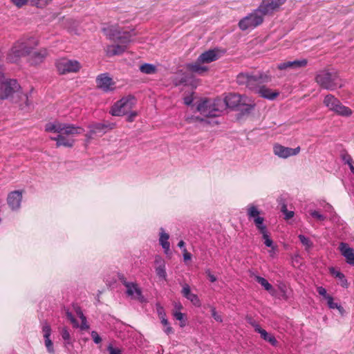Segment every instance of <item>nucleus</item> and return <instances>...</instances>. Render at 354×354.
<instances>
[{"mask_svg": "<svg viewBox=\"0 0 354 354\" xmlns=\"http://www.w3.org/2000/svg\"><path fill=\"white\" fill-rule=\"evenodd\" d=\"M255 106L254 101L245 96L236 93H229L224 100H205L197 105V111L205 117H218L226 107L234 109L244 107L243 110L249 112Z\"/></svg>", "mask_w": 354, "mask_h": 354, "instance_id": "nucleus-1", "label": "nucleus"}, {"mask_svg": "<svg viewBox=\"0 0 354 354\" xmlns=\"http://www.w3.org/2000/svg\"><path fill=\"white\" fill-rule=\"evenodd\" d=\"M38 44V40L34 37H23L13 44L6 59L8 62L17 63L21 57L28 56L31 64H39L45 59L48 53L46 48L32 52Z\"/></svg>", "mask_w": 354, "mask_h": 354, "instance_id": "nucleus-2", "label": "nucleus"}, {"mask_svg": "<svg viewBox=\"0 0 354 354\" xmlns=\"http://www.w3.org/2000/svg\"><path fill=\"white\" fill-rule=\"evenodd\" d=\"M45 131L57 134L56 137H50L52 140L56 141L57 147H72L75 143L73 137L84 131L81 127L59 121L47 123L45 125Z\"/></svg>", "mask_w": 354, "mask_h": 354, "instance_id": "nucleus-3", "label": "nucleus"}, {"mask_svg": "<svg viewBox=\"0 0 354 354\" xmlns=\"http://www.w3.org/2000/svg\"><path fill=\"white\" fill-rule=\"evenodd\" d=\"M104 34L109 38L118 42L116 44L109 45L106 48V53L109 56L120 55L127 49V44L131 41V35L128 32H121L118 26H109L103 28Z\"/></svg>", "mask_w": 354, "mask_h": 354, "instance_id": "nucleus-4", "label": "nucleus"}, {"mask_svg": "<svg viewBox=\"0 0 354 354\" xmlns=\"http://www.w3.org/2000/svg\"><path fill=\"white\" fill-rule=\"evenodd\" d=\"M15 95L20 101L24 102L25 106H29L28 96L22 92L17 80L6 77L2 73L0 80V99L13 98Z\"/></svg>", "mask_w": 354, "mask_h": 354, "instance_id": "nucleus-5", "label": "nucleus"}, {"mask_svg": "<svg viewBox=\"0 0 354 354\" xmlns=\"http://www.w3.org/2000/svg\"><path fill=\"white\" fill-rule=\"evenodd\" d=\"M270 80V76L265 73L250 75L241 73L236 77V82L239 85L245 86L255 93H257L258 89L261 87L263 84L268 82Z\"/></svg>", "mask_w": 354, "mask_h": 354, "instance_id": "nucleus-6", "label": "nucleus"}, {"mask_svg": "<svg viewBox=\"0 0 354 354\" xmlns=\"http://www.w3.org/2000/svg\"><path fill=\"white\" fill-rule=\"evenodd\" d=\"M315 80L322 88L326 90L333 91L342 86L336 72H329L328 71H319L315 77Z\"/></svg>", "mask_w": 354, "mask_h": 354, "instance_id": "nucleus-7", "label": "nucleus"}, {"mask_svg": "<svg viewBox=\"0 0 354 354\" xmlns=\"http://www.w3.org/2000/svg\"><path fill=\"white\" fill-rule=\"evenodd\" d=\"M136 104V98L129 95L118 101L112 106L111 113L115 116L124 115L129 113Z\"/></svg>", "mask_w": 354, "mask_h": 354, "instance_id": "nucleus-8", "label": "nucleus"}, {"mask_svg": "<svg viewBox=\"0 0 354 354\" xmlns=\"http://www.w3.org/2000/svg\"><path fill=\"white\" fill-rule=\"evenodd\" d=\"M263 21V17L257 9L254 12L243 18L239 21V26L242 30L253 29L260 25Z\"/></svg>", "mask_w": 354, "mask_h": 354, "instance_id": "nucleus-9", "label": "nucleus"}, {"mask_svg": "<svg viewBox=\"0 0 354 354\" xmlns=\"http://www.w3.org/2000/svg\"><path fill=\"white\" fill-rule=\"evenodd\" d=\"M56 67L60 74L77 72L80 68V64L76 60L61 58L56 62Z\"/></svg>", "mask_w": 354, "mask_h": 354, "instance_id": "nucleus-10", "label": "nucleus"}, {"mask_svg": "<svg viewBox=\"0 0 354 354\" xmlns=\"http://www.w3.org/2000/svg\"><path fill=\"white\" fill-rule=\"evenodd\" d=\"M286 0H263L258 8L259 12L263 15L272 14L281 6L286 3Z\"/></svg>", "mask_w": 354, "mask_h": 354, "instance_id": "nucleus-11", "label": "nucleus"}, {"mask_svg": "<svg viewBox=\"0 0 354 354\" xmlns=\"http://www.w3.org/2000/svg\"><path fill=\"white\" fill-rule=\"evenodd\" d=\"M97 88L104 92H111L115 89V82L107 73H102L96 77Z\"/></svg>", "mask_w": 354, "mask_h": 354, "instance_id": "nucleus-12", "label": "nucleus"}, {"mask_svg": "<svg viewBox=\"0 0 354 354\" xmlns=\"http://www.w3.org/2000/svg\"><path fill=\"white\" fill-rule=\"evenodd\" d=\"M300 151V147H297L295 149L286 147L279 144H276L273 147V152L274 155L281 158H287L290 156H295Z\"/></svg>", "mask_w": 354, "mask_h": 354, "instance_id": "nucleus-13", "label": "nucleus"}, {"mask_svg": "<svg viewBox=\"0 0 354 354\" xmlns=\"http://www.w3.org/2000/svg\"><path fill=\"white\" fill-rule=\"evenodd\" d=\"M23 192L15 190L10 192L7 196V203L12 211H18L21 207Z\"/></svg>", "mask_w": 354, "mask_h": 354, "instance_id": "nucleus-14", "label": "nucleus"}, {"mask_svg": "<svg viewBox=\"0 0 354 354\" xmlns=\"http://www.w3.org/2000/svg\"><path fill=\"white\" fill-rule=\"evenodd\" d=\"M120 280L127 289L126 292L128 296L133 299H137L140 301L142 300V291L136 283L127 281L124 277L120 278Z\"/></svg>", "mask_w": 354, "mask_h": 354, "instance_id": "nucleus-15", "label": "nucleus"}, {"mask_svg": "<svg viewBox=\"0 0 354 354\" xmlns=\"http://www.w3.org/2000/svg\"><path fill=\"white\" fill-rule=\"evenodd\" d=\"M307 65V60L306 59L299 60L288 61L277 65L279 70H298L304 68Z\"/></svg>", "mask_w": 354, "mask_h": 354, "instance_id": "nucleus-16", "label": "nucleus"}, {"mask_svg": "<svg viewBox=\"0 0 354 354\" xmlns=\"http://www.w3.org/2000/svg\"><path fill=\"white\" fill-rule=\"evenodd\" d=\"M341 254L345 258L346 261L351 266H354V249L350 248L346 243L341 242L338 248Z\"/></svg>", "mask_w": 354, "mask_h": 354, "instance_id": "nucleus-17", "label": "nucleus"}, {"mask_svg": "<svg viewBox=\"0 0 354 354\" xmlns=\"http://www.w3.org/2000/svg\"><path fill=\"white\" fill-rule=\"evenodd\" d=\"M248 322L254 327V330L261 335L262 339L270 342L273 346L276 345L277 341L274 336L270 335L266 332V330L261 328L259 324H258L254 320L250 319Z\"/></svg>", "mask_w": 354, "mask_h": 354, "instance_id": "nucleus-18", "label": "nucleus"}, {"mask_svg": "<svg viewBox=\"0 0 354 354\" xmlns=\"http://www.w3.org/2000/svg\"><path fill=\"white\" fill-rule=\"evenodd\" d=\"M182 286L181 293L183 296L190 301L195 306L200 307L201 306V300L197 295L191 292L190 286L187 283H184Z\"/></svg>", "mask_w": 354, "mask_h": 354, "instance_id": "nucleus-19", "label": "nucleus"}, {"mask_svg": "<svg viewBox=\"0 0 354 354\" xmlns=\"http://www.w3.org/2000/svg\"><path fill=\"white\" fill-rule=\"evenodd\" d=\"M42 332H43V335H44V344L47 349V351L50 354H55L53 343L51 341V339H50V336L51 334L50 326L46 323L44 324L42 326Z\"/></svg>", "mask_w": 354, "mask_h": 354, "instance_id": "nucleus-20", "label": "nucleus"}, {"mask_svg": "<svg viewBox=\"0 0 354 354\" xmlns=\"http://www.w3.org/2000/svg\"><path fill=\"white\" fill-rule=\"evenodd\" d=\"M219 50L213 49L204 52L198 57V62L208 64L220 57Z\"/></svg>", "mask_w": 354, "mask_h": 354, "instance_id": "nucleus-21", "label": "nucleus"}, {"mask_svg": "<svg viewBox=\"0 0 354 354\" xmlns=\"http://www.w3.org/2000/svg\"><path fill=\"white\" fill-rule=\"evenodd\" d=\"M169 239V234L165 232V230L162 227H161L160 229L159 243L162 248H163L164 252L166 254H168L170 250V243L168 241Z\"/></svg>", "mask_w": 354, "mask_h": 354, "instance_id": "nucleus-22", "label": "nucleus"}, {"mask_svg": "<svg viewBox=\"0 0 354 354\" xmlns=\"http://www.w3.org/2000/svg\"><path fill=\"white\" fill-rule=\"evenodd\" d=\"M257 93L259 94V95L261 96L262 97L270 100L275 99L279 95V92L273 91L271 89L268 88V87L265 86L264 85H262L261 87H260L258 89Z\"/></svg>", "mask_w": 354, "mask_h": 354, "instance_id": "nucleus-23", "label": "nucleus"}, {"mask_svg": "<svg viewBox=\"0 0 354 354\" xmlns=\"http://www.w3.org/2000/svg\"><path fill=\"white\" fill-rule=\"evenodd\" d=\"M204 64L203 62H198V58L197 59L195 63L188 64L187 65V68L193 73H196L198 74H203L205 71H207V67L205 66H202L201 64Z\"/></svg>", "mask_w": 354, "mask_h": 354, "instance_id": "nucleus-24", "label": "nucleus"}, {"mask_svg": "<svg viewBox=\"0 0 354 354\" xmlns=\"http://www.w3.org/2000/svg\"><path fill=\"white\" fill-rule=\"evenodd\" d=\"M339 102L337 98L330 94L327 95L324 100V105L332 111H335Z\"/></svg>", "mask_w": 354, "mask_h": 354, "instance_id": "nucleus-25", "label": "nucleus"}, {"mask_svg": "<svg viewBox=\"0 0 354 354\" xmlns=\"http://www.w3.org/2000/svg\"><path fill=\"white\" fill-rule=\"evenodd\" d=\"M330 273L334 276L335 277L337 278L339 280L340 285L344 288L348 287V282L346 279L345 278V276L343 273L337 270L334 268H330L329 269Z\"/></svg>", "mask_w": 354, "mask_h": 354, "instance_id": "nucleus-26", "label": "nucleus"}, {"mask_svg": "<svg viewBox=\"0 0 354 354\" xmlns=\"http://www.w3.org/2000/svg\"><path fill=\"white\" fill-rule=\"evenodd\" d=\"M247 214L248 216V218L250 220H252L253 222L257 218H261L262 216H260V211L257 209V207L252 205L250 204L247 207Z\"/></svg>", "mask_w": 354, "mask_h": 354, "instance_id": "nucleus-27", "label": "nucleus"}, {"mask_svg": "<svg viewBox=\"0 0 354 354\" xmlns=\"http://www.w3.org/2000/svg\"><path fill=\"white\" fill-rule=\"evenodd\" d=\"M339 115L344 117H348L352 114V111L348 107L343 105L340 102L337 104V106L333 111Z\"/></svg>", "mask_w": 354, "mask_h": 354, "instance_id": "nucleus-28", "label": "nucleus"}, {"mask_svg": "<svg viewBox=\"0 0 354 354\" xmlns=\"http://www.w3.org/2000/svg\"><path fill=\"white\" fill-rule=\"evenodd\" d=\"M254 279L266 290L274 295V289L273 286L265 278L257 275L254 277Z\"/></svg>", "mask_w": 354, "mask_h": 354, "instance_id": "nucleus-29", "label": "nucleus"}, {"mask_svg": "<svg viewBox=\"0 0 354 354\" xmlns=\"http://www.w3.org/2000/svg\"><path fill=\"white\" fill-rule=\"evenodd\" d=\"M108 128L107 125L104 124L97 123L91 127L90 133L91 135L101 133L104 134L106 133V129Z\"/></svg>", "mask_w": 354, "mask_h": 354, "instance_id": "nucleus-30", "label": "nucleus"}, {"mask_svg": "<svg viewBox=\"0 0 354 354\" xmlns=\"http://www.w3.org/2000/svg\"><path fill=\"white\" fill-rule=\"evenodd\" d=\"M60 335L62 338L65 342V346L68 344H72L71 337L70 333L66 327H62L59 330Z\"/></svg>", "mask_w": 354, "mask_h": 354, "instance_id": "nucleus-31", "label": "nucleus"}, {"mask_svg": "<svg viewBox=\"0 0 354 354\" xmlns=\"http://www.w3.org/2000/svg\"><path fill=\"white\" fill-rule=\"evenodd\" d=\"M140 70L145 74H153L156 71V68L153 64H144L140 66Z\"/></svg>", "mask_w": 354, "mask_h": 354, "instance_id": "nucleus-32", "label": "nucleus"}, {"mask_svg": "<svg viewBox=\"0 0 354 354\" xmlns=\"http://www.w3.org/2000/svg\"><path fill=\"white\" fill-rule=\"evenodd\" d=\"M264 222V218H257V219L254 220V223L257 227V229L259 231L261 234H264L265 232H267V227L266 225L263 223Z\"/></svg>", "mask_w": 354, "mask_h": 354, "instance_id": "nucleus-33", "label": "nucleus"}, {"mask_svg": "<svg viewBox=\"0 0 354 354\" xmlns=\"http://www.w3.org/2000/svg\"><path fill=\"white\" fill-rule=\"evenodd\" d=\"M298 238L301 243H302V245L305 246L306 250H308L313 247V242L310 240L309 238L302 234H299L298 236Z\"/></svg>", "mask_w": 354, "mask_h": 354, "instance_id": "nucleus-34", "label": "nucleus"}, {"mask_svg": "<svg viewBox=\"0 0 354 354\" xmlns=\"http://www.w3.org/2000/svg\"><path fill=\"white\" fill-rule=\"evenodd\" d=\"M309 214L319 221H323L326 218V216L321 214L319 211L315 209H310L308 211Z\"/></svg>", "mask_w": 354, "mask_h": 354, "instance_id": "nucleus-35", "label": "nucleus"}, {"mask_svg": "<svg viewBox=\"0 0 354 354\" xmlns=\"http://www.w3.org/2000/svg\"><path fill=\"white\" fill-rule=\"evenodd\" d=\"M281 212L285 215L284 218L286 220H289L292 218L295 215V212L293 211H288L287 209V206L286 204H283L281 208Z\"/></svg>", "mask_w": 354, "mask_h": 354, "instance_id": "nucleus-36", "label": "nucleus"}, {"mask_svg": "<svg viewBox=\"0 0 354 354\" xmlns=\"http://www.w3.org/2000/svg\"><path fill=\"white\" fill-rule=\"evenodd\" d=\"M53 0H30L32 5L37 8H43L47 6Z\"/></svg>", "mask_w": 354, "mask_h": 354, "instance_id": "nucleus-37", "label": "nucleus"}, {"mask_svg": "<svg viewBox=\"0 0 354 354\" xmlns=\"http://www.w3.org/2000/svg\"><path fill=\"white\" fill-rule=\"evenodd\" d=\"M262 234V238L264 240V244L268 247V248H271V247H273L275 245L274 244L272 240L270 238L269 235H268V231L267 232H265L264 234Z\"/></svg>", "mask_w": 354, "mask_h": 354, "instance_id": "nucleus-38", "label": "nucleus"}, {"mask_svg": "<svg viewBox=\"0 0 354 354\" xmlns=\"http://www.w3.org/2000/svg\"><path fill=\"white\" fill-rule=\"evenodd\" d=\"M156 274L158 277L162 278L163 279H166L167 272L165 270V266L162 267H155Z\"/></svg>", "mask_w": 354, "mask_h": 354, "instance_id": "nucleus-39", "label": "nucleus"}, {"mask_svg": "<svg viewBox=\"0 0 354 354\" xmlns=\"http://www.w3.org/2000/svg\"><path fill=\"white\" fill-rule=\"evenodd\" d=\"M325 211L326 212H328L330 215V219L333 221L335 220V218L337 217L336 213L334 212L333 207L330 205L327 204L325 207Z\"/></svg>", "mask_w": 354, "mask_h": 354, "instance_id": "nucleus-40", "label": "nucleus"}, {"mask_svg": "<svg viewBox=\"0 0 354 354\" xmlns=\"http://www.w3.org/2000/svg\"><path fill=\"white\" fill-rule=\"evenodd\" d=\"M66 316L67 319H69L71 321V322L73 324V327H75V328L79 327L78 322L74 317V316L73 315V314L71 312L67 311L66 313Z\"/></svg>", "mask_w": 354, "mask_h": 354, "instance_id": "nucleus-41", "label": "nucleus"}, {"mask_svg": "<svg viewBox=\"0 0 354 354\" xmlns=\"http://www.w3.org/2000/svg\"><path fill=\"white\" fill-rule=\"evenodd\" d=\"M174 317L180 321V327H184L185 326V322L184 320V314L180 312H175L174 313Z\"/></svg>", "mask_w": 354, "mask_h": 354, "instance_id": "nucleus-42", "label": "nucleus"}, {"mask_svg": "<svg viewBox=\"0 0 354 354\" xmlns=\"http://www.w3.org/2000/svg\"><path fill=\"white\" fill-rule=\"evenodd\" d=\"M211 313H212V316L216 322H223L222 316L216 312V308L214 307H211Z\"/></svg>", "mask_w": 354, "mask_h": 354, "instance_id": "nucleus-43", "label": "nucleus"}, {"mask_svg": "<svg viewBox=\"0 0 354 354\" xmlns=\"http://www.w3.org/2000/svg\"><path fill=\"white\" fill-rule=\"evenodd\" d=\"M156 310H157V313L158 315L159 318L161 319L162 317H165L166 314H165L163 307L161 306V305L160 304H157L156 305Z\"/></svg>", "mask_w": 354, "mask_h": 354, "instance_id": "nucleus-44", "label": "nucleus"}, {"mask_svg": "<svg viewBox=\"0 0 354 354\" xmlns=\"http://www.w3.org/2000/svg\"><path fill=\"white\" fill-rule=\"evenodd\" d=\"M155 267H162L165 266V260L160 257V256H156L155 261H154Z\"/></svg>", "mask_w": 354, "mask_h": 354, "instance_id": "nucleus-45", "label": "nucleus"}, {"mask_svg": "<svg viewBox=\"0 0 354 354\" xmlns=\"http://www.w3.org/2000/svg\"><path fill=\"white\" fill-rule=\"evenodd\" d=\"M91 337H92L93 342L95 344H98L102 342V338L100 337V336L96 331H95V330L92 331L91 333Z\"/></svg>", "mask_w": 354, "mask_h": 354, "instance_id": "nucleus-46", "label": "nucleus"}, {"mask_svg": "<svg viewBox=\"0 0 354 354\" xmlns=\"http://www.w3.org/2000/svg\"><path fill=\"white\" fill-rule=\"evenodd\" d=\"M81 324H79V327L82 330H88L89 328V325L88 324L86 317H83L82 319H81Z\"/></svg>", "mask_w": 354, "mask_h": 354, "instance_id": "nucleus-47", "label": "nucleus"}, {"mask_svg": "<svg viewBox=\"0 0 354 354\" xmlns=\"http://www.w3.org/2000/svg\"><path fill=\"white\" fill-rule=\"evenodd\" d=\"M317 291L321 296L324 297L327 300V297H331L327 294L326 290L322 286L317 287Z\"/></svg>", "mask_w": 354, "mask_h": 354, "instance_id": "nucleus-48", "label": "nucleus"}, {"mask_svg": "<svg viewBox=\"0 0 354 354\" xmlns=\"http://www.w3.org/2000/svg\"><path fill=\"white\" fill-rule=\"evenodd\" d=\"M327 304L330 309H336L339 305L337 303H335L333 301V298L332 297H327Z\"/></svg>", "mask_w": 354, "mask_h": 354, "instance_id": "nucleus-49", "label": "nucleus"}, {"mask_svg": "<svg viewBox=\"0 0 354 354\" xmlns=\"http://www.w3.org/2000/svg\"><path fill=\"white\" fill-rule=\"evenodd\" d=\"M107 351L109 354H122L121 350L118 348L113 347L112 345H109L107 347Z\"/></svg>", "mask_w": 354, "mask_h": 354, "instance_id": "nucleus-50", "label": "nucleus"}, {"mask_svg": "<svg viewBox=\"0 0 354 354\" xmlns=\"http://www.w3.org/2000/svg\"><path fill=\"white\" fill-rule=\"evenodd\" d=\"M11 1L17 8H21L27 4L28 0H11Z\"/></svg>", "mask_w": 354, "mask_h": 354, "instance_id": "nucleus-51", "label": "nucleus"}, {"mask_svg": "<svg viewBox=\"0 0 354 354\" xmlns=\"http://www.w3.org/2000/svg\"><path fill=\"white\" fill-rule=\"evenodd\" d=\"M342 160L344 162V163L347 164V165H348V164L351 163L352 162H353V158L348 153H343L342 155Z\"/></svg>", "mask_w": 354, "mask_h": 354, "instance_id": "nucleus-52", "label": "nucleus"}, {"mask_svg": "<svg viewBox=\"0 0 354 354\" xmlns=\"http://www.w3.org/2000/svg\"><path fill=\"white\" fill-rule=\"evenodd\" d=\"M183 259L185 261H189L192 259V254L187 252L186 248L183 249Z\"/></svg>", "mask_w": 354, "mask_h": 354, "instance_id": "nucleus-53", "label": "nucleus"}, {"mask_svg": "<svg viewBox=\"0 0 354 354\" xmlns=\"http://www.w3.org/2000/svg\"><path fill=\"white\" fill-rule=\"evenodd\" d=\"M277 246L274 245L270 248V250H268V253L271 257H274L277 254Z\"/></svg>", "mask_w": 354, "mask_h": 354, "instance_id": "nucleus-54", "label": "nucleus"}, {"mask_svg": "<svg viewBox=\"0 0 354 354\" xmlns=\"http://www.w3.org/2000/svg\"><path fill=\"white\" fill-rule=\"evenodd\" d=\"M187 80L186 77H182L179 80L176 78L174 80V83H175L176 86L185 84V83H187Z\"/></svg>", "mask_w": 354, "mask_h": 354, "instance_id": "nucleus-55", "label": "nucleus"}, {"mask_svg": "<svg viewBox=\"0 0 354 354\" xmlns=\"http://www.w3.org/2000/svg\"><path fill=\"white\" fill-rule=\"evenodd\" d=\"M187 120L189 122H192L194 121H199V122H204L205 120L203 118H199V117H192V118H187Z\"/></svg>", "mask_w": 354, "mask_h": 354, "instance_id": "nucleus-56", "label": "nucleus"}, {"mask_svg": "<svg viewBox=\"0 0 354 354\" xmlns=\"http://www.w3.org/2000/svg\"><path fill=\"white\" fill-rule=\"evenodd\" d=\"M192 102H193L192 96L189 95V96H186V97H184V103L186 105L192 104Z\"/></svg>", "mask_w": 354, "mask_h": 354, "instance_id": "nucleus-57", "label": "nucleus"}, {"mask_svg": "<svg viewBox=\"0 0 354 354\" xmlns=\"http://www.w3.org/2000/svg\"><path fill=\"white\" fill-rule=\"evenodd\" d=\"M206 274H207L209 279L211 282H215L216 281V278L214 275H213L209 270L206 271Z\"/></svg>", "mask_w": 354, "mask_h": 354, "instance_id": "nucleus-58", "label": "nucleus"}, {"mask_svg": "<svg viewBox=\"0 0 354 354\" xmlns=\"http://www.w3.org/2000/svg\"><path fill=\"white\" fill-rule=\"evenodd\" d=\"M165 328L164 329L165 333L167 335H169L171 333H173L174 330L171 326H170L169 324H168L167 326H165Z\"/></svg>", "mask_w": 354, "mask_h": 354, "instance_id": "nucleus-59", "label": "nucleus"}, {"mask_svg": "<svg viewBox=\"0 0 354 354\" xmlns=\"http://www.w3.org/2000/svg\"><path fill=\"white\" fill-rule=\"evenodd\" d=\"M160 319V322H161V324L165 326H167L169 323L167 319L165 317H162Z\"/></svg>", "mask_w": 354, "mask_h": 354, "instance_id": "nucleus-60", "label": "nucleus"}, {"mask_svg": "<svg viewBox=\"0 0 354 354\" xmlns=\"http://www.w3.org/2000/svg\"><path fill=\"white\" fill-rule=\"evenodd\" d=\"M76 313H77V316L80 318V319H82L83 317H85L84 315L83 314L82 311L80 309H77Z\"/></svg>", "mask_w": 354, "mask_h": 354, "instance_id": "nucleus-61", "label": "nucleus"}, {"mask_svg": "<svg viewBox=\"0 0 354 354\" xmlns=\"http://www.w3.org/2000/svg\"><path fill=\"white\" fill-rule=\"evenodd\" d=\"M336 309H337V310H339V313H340L341 315H344V308H343L341 305H339H339L337 306V308H336Z\"/></svg>", "mask_w": 354, "mask_h": 354, "instance_id": "nucleus-62", "label": "nucleus"}, {"mask_svg": "<svg viewBox=\"0 0 354 354\" xmlns=\"http://www.w3.org/2000/svg\"><path fill=\"white\" fill-rule=\"evenodd\" d=\"M137 115L136 112H131L129 116V121H132L133 118Z\"/></svg>", "mask_w": 354, "mask_h": 354, "instance_id": "nucleus-63", "label": "nucleus"}, {"mask_svg": "<svg viewBox=\"0 0 354 354\" xmlns=\"http://www.w3.org/2000/svg\"><path fill=\"white\" fill-rule=\"evenodd\" d=\"M349 166V168L353 174H354V162H352L351 163L348 165Z\"/></svg>", "mask_w": 354, "mask_h": 354, "instance_id": "nucleus-64", "label": "nucleus"}]
</instances>
